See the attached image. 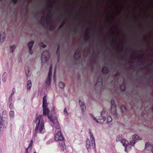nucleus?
Wrapping results in <instances>:
<instances>
[{"mask_svg": "<svg viewBox=\"0 0 153 153\" xmlns=\"http://www.w3.org/2000/svg\"><path fill=\"white\" fill-rule=\"evenodd\" d=\"M35 122L36 123V126L34 134V137L37 136L38 133H43L45 131L44 128V121L43 119L42 115H38V114H36Z\"/></svg>", "mask_w": 153, "mask_h": 153, "instance_id": "obj_1", "label": "nucleus"}, {"mask_svg": "<svg viewBox=\"0 0 153 153\" xmlns=\"http://www.w3.org/2000/svg\"><path fill=\"white\" fill-rule=\"evenodd\" d=\"M48 118L51 121L53 122L54 126L56 128V130H61L60 125L56 117L49 116Z\"/></svg>", "mask_w": 153, "mask_h": 153, "instance_id": "obj_2", "label": "nucleus"}, {"mask_svg": "<svg viewBox=\"0 0 153 153\" xmlns=\"http://www.w3.org/2000/svg\"><path fill=\"white\" fill-rule=\"evenodd\" d=\"M105 111L104 109H103L101 111V116L100 118L98 120L92 114H91V116L93 117V120L97 123H103L105 120V118L104 117V114L105 113Z\"/></svg>", "mask_w": 153, "mask_h": 153, "instance_id": "obj_3", "label": "nucleus"}, {"mask_svg": "<svg viewBox=\"0 0 153 153\" xmlns=\"http://www.w3.org/2000/svg\"><path fill=\"white\" fill-rule=\"evenodd\" d=\"M50 57V54L48 51H44L42 55L41 60L42 62H47Z\"/></svg>", "mask_w": 153, "mask_h": 153, "instance_id": "obj_4", "label": "nucleus"}, {"mask_svg": "<svg viewBox=\"0 0 153 153\" xmlns=\"http://www.w3.org/2000/svg\"><path fill=\"white\" fill-rule=\"evenodd\" d=\"M56 134L54 137L55 140L56 141H63L64 140L61 130H56Z\"/></svg>", "mask_w": 153, "mask_h": 153, "instance_id": "obj_5", "label": "nucleus"}, {"mask_svg": "<svg viewBox=\"0 0 153 153\" xmlns=\"http://www.w3.org/2000/svg\"><path fill=\"white\" fill-rule=\"evenodd\" d=\"M111 102V113L113 115H116L117 114V110L116 109V105L114 100L112 99Z\"/></svg>", "mask_w": 153, "mask_h": 153, "instance_id": "obj_6", "label": "nucleus"}, {"mask_svg": "<svg viewBox=\"0 0 153 153\" xmlns=\"http://www.w3.org/2000/svg\"><path fill=\"white\" fill-rule=\"evenodd\" d=\"M102 79L101 77H99L97 80L95 87L100 89L102 88Z\"/></svg>", "mask_w": 153, "mask_h": 153, "instance_id": "obj_7", "label": "nucleus"}, {"mask_svg": "<svg viewBox=\"0 0 153 153\" xmlns=\"http://www.w3.org/2000/svg\"><path fill=\"white\" fill-rule=\"evenodd\" d=\"M133 140L130 141V144L132 146H134L135 142L142 139L141 138H140L139 136L135 134L133 135L132 137Z\"/></svg>", "mask_w": 153, "mask_h": 153, "instance_id": "obj_8", "label": "nucleus"}, {"mask_svg": "<svg viewBox=\"0 0 153 153\" xmlns=\"http://www.w3.org/2000/svg\"><path fill=\"white\" fill-rule=\"evenodd\" d=\"M81 55V50L79 49H78L76 51L74 55V58L76 60H78L80 58Z\"/></svg>", "mask_w": 153, "mask_h": 153, "instance_id": "obj_9", "label": "nucleus"}, {"mask_svg": "<svg viewBox=\"0 0 153 153\" xmlns=\"http://www.w3.org/2000/svg\"><path fill=\"white\" fill-rule=\"evenodd\" d=\"M120 142L122 143L123 145L125 147V151L127 152V147L128 145V142L125 139H119Z\"/></svg>", "mask_w": 153, "mask_h": 153, "instance_id": "obj_10", "label": "nucleus"}, {"mask_svg": "<svg viewBox=\"0 0 153 153\" xmlns=\"http://www.w3.org/2000/svg\"><path fill=\"white\" fill-rule=\"evenodd\" d=\"M89 134L90 136V139L91 143V145L94 148H95L96 146L94 138L92 133L91 131H89Z\"/></svg>", "mask_w": 153, "mask_h": 153, "instance_id": "obj_11", "label": "nucleus"}, {"mask_svg": "<svg viewBox=\"0 0 153 153\" xmlns=\"http://www.w3.org/2000/svg\"><path fill=\"white\" fill-rule=\"evenodd\" d=\"M79 104L80 105L82 111V112H84V111L86 109V107L83 100H82L79 99Z\"/></svg>", "mask_w": 153, "mask_h": 153, "instance_id": "obj_12", "label": "nucleus"}, {"mask_svg": "<svg viewBox=\"0 0 153 153\" xmlns=\"http://www.w3.org/2000/svg\"><path fill=\"white\" fill-rule=\"evenodd\" d=\"M34 43V42L31 41L29 42L27 44V46L29 48V52L30 54H32L33 52L32 51V48L33 46Z\"/></svg>", "mask_w": 153, "mask_h": 153, "instance_id": "obj_13", "label": "nucleus"}, {"mask_svg": "<svg viewBox=\"0 0 153 153\" xmlns=\"http://www.w3.org/2000/svg\"><path fill=\"white\" fill-rule=\"evenodd\" d=\"M43 116H48L49 114L50 111L47 107H43Z\"/></svg>", "mask_w": 153, "mask_h": 153, "instance_id": "obj_14", "label": "nucleus"}, {"mask_svg": "<svg viewBox=\"0 0 153 153\" xmlns=\"http://www.w3.org/2000/svg\"><path fill=\"white\" fill-rule=\"evenodd\" d=\"M5 34V33H1L0 34V42H3L4 39Z\"/></svg>", "mask_w": 153, "mask_h": 153, "instance_id": "obj_15", "label": "nucleus"}, {"mask_svg": "<svg viewBox=\"0 0 153 153\" xmlns=\"http://www.w3.org/2000/svg\"><path fill=\"white\" fill-rule=\"evenodd\" d=\"M48 105L47 102L46 100V98L45 96L43 97V104L42 107H47Z\"/></svg>", "mask_w": 153, "mask_h": 153, "instance_id": "obj_16", "label": "nucleus"}, {"mask_svg": "<svg viewBox=\"0 0 153 153\" xmlns=\"http://www.w3.org/2000/svg\"><path fill=\"white\" fill-rule=\"evenodd\" d=\"M59 145L61 147V149L64 151L66 148V146L65 142H62L61 143H59Z\"/></svg>", "mask_w": 153, "mask_h": 153, "instance_id": "obj_17", "label": "nucleus"}, {"mask_svg": "<svg viewBox=\"0 0 153 153\" xmlns=\"http://www.w3.org/2000/svg\"><path fill=\"white\" fill-rule=\"evenodd\" d=\"M109 71L108 68L107 67H104L102 69V72L105 74H107L108 73Z\"/></svg>", "mask_w": 153, "mask_h": 153, "instance_id": "obj_18", "label": "nucleus"}, {"mask_svg": "<svg viewBox=\"0 0 153 153\" xmlns=\"http://www.w3.org/2000/svg\"><path fill=\"white\" fill-rule=\"evenodd\" d=\"M146 148H148L149 147L151 148V150L152 153H153V145H151L149 142H146L145 144Z\"/></svg>", "mask_w": 153, "mask_h": 153, "instance_id": "obj_19", "label": "nucleus"}, {"mask_svg": "<svg viewBox=\"0 0 153 153\" xmlns=\"http://www.w3.org/2000/svg\"><path fill=\"white\" fill-rule=\"evenodd\" d=\"M86 147L87 149L88 150L89 149H90L91 147V143L89 140L87 139L86 141Z\"/></svg>", "mask_w": 153, "mask_h": 153, "instance_id": "obj_20", "label": "nucleus"}, {"mask_svg": "<svg viewBox=\"0 0 153 153\" xmlns=\"http://www.w3.org/2000/svg\"><path fill=\"white\" fill-rule=\"evenodd\" d=\"M31 86L32 83L31 81L30 80L28 81L27 86V90H30Z\"/></svg>", "mask_w": 153, "mask_h": 153, "instance_id": "obj_21", "label": "nucleus"}, {"mask_svg": "<svg viewBox=\"0 0 153 153\" xmlns=\"http://www.w3.org/2000/svg\"><path fill=\"white\" fill-rule=\"evenodd\" d=\"M90 39V36H89V33L86 32L85 34V36L84 37V40L85 41H87L89 40Z\"/></svg>", "mask_w": 153, "mask_h": 153, "instance_id": "obj_22", "label": "nucleus"}, {"mask_svg": "<svg viewBox=\"0 0 153 153\" xmlns=\"http://www.w3.org/2000/svg\"><path fill=\"white\" fill-rule=\"evenodd\" d=\"M51 83V78H47L46 79L45 84L46 86H49Z\"/></svg>", "mask_w": 153, "mask_h": 153, "instance_id": "obj_23", "label": "nucleus"}, {"mask_svg": "<svg viewBox=\"0 0 153 153\" xmlns=\"http://www.w3.org/2000/svg\"><path fill=\"white\" fill-rule=\"evenodd\" d=\"M59 85L60 88L63 89L64 88L65 86V84L62 82H60L59 83Z\"/></svg>", "mask_w": 153, "mask_h": 153, "instance_id": "obj_24", "label": "nucleus"}, {"mask_svg": "<svg viewBox=\"0 0 153 153\" xmlns=\"http://www.w3.org/2000/svg\"><path fill=\"white\" fill-rule=\"evenodd\" d=\"M29 69L30 68H29L25 67V68L26 74L27 77H28L29 75V72H30Z\"/></svg>", "mask_w": 153, "mask_h": 153, "instance_id": "obj_25", "label": "nucleus"}, {"mask_svg": "<svg viewBox=\"0 0 153 153\" xmlns=\"http://www.w3.org/2000/svg\"><path fill=\"white\" fill-rule=\"evenodd\" d=\"M16 45H13L10 47V51L11 53H13L16 48Z\"/></svg>", "mask_w": 153, "mask_h": 153, "instance_id": "obj_26", "label": "nucleus"}, {"mask_svg": "<svg viewBox=\"0 0 153 153\" xmlns=\"http://www.w3.org/2000/svg\"><path fill=\"white\" fill-rule=\"evenodd\" d=\"M50 16L49 15H48L47 17L46 18V22L47 23H50Z\"/></svg>", "mask_w": 153, "mask_h": 153, "instance_id": "obj_27", "label": "nucleus"}, {"mask_svg": "<svg viewBox=\"0 0 153 153\" xmlns=\"http://www.w3.org/2000/svg\"><path fill=\"white\" fill-rule=\"evenodd\" d=\"M120 88L122 91H125L126 89V87L125 85L124 84H122L120 87Z\"/></svg>", "mask_w": 153, "mask_h": 153, "instance_id": "obj_28", "label": "nucleus"}, {"mask_svg": "<svg viewBox=\"0 0 153 153\" xmlns=\"http://www.w3.org/2000/svg\"><path fill=\"white\" fill-rule=\"evenodd\" d=\"M121 108L123 112H125L126 111V109L125 106L122 105L121 106Z\"/></svg>", "mask_w": 153, "mask_h": 153, "instance_id": "obj_29", "label": "nucleus"}, {"mask_svg": "<svg viewBox=\"0 0 153 153\" xmlns=\"http://www.w3.org/2000/svg\"><path fill=\"white\" fill-rule=\"evenodd\" d=\"M112 120V118L111 116H108L107 117L106 122L108 123L111 122Z\"/></svg>", "mask_w": 153, "mask_h": 153, "instance_id": "obj_30", "label": "nucleus"}, {"mask_svg": "<svg viewBox=\"0 0 153 153\" xmlns=\"http://www.w3.org/2000/svg\"><path fill=\"white\" fill-rule=\"evenodd\" d=\"M39 45L42 48H45L46 47V46L45 44H44L42 42H40L39 44Z\"/></svg>", "mask_w": 153, "mask_h": 153, "instance_id": "obj_31", "label": "nucleus"}, {"mask_svg": "<svg viewBox=\"0 0 153 153\" xmlns=\"http://www.w3.org/2000/svg\"><path fill=\"white\" fill-rule=\"evenodd\" d=\"M9 115L10 117H13L14 116V113L13 111H11L9 112Z\"/></svg>", "mask_w": 153, "mask_h": 153, "instance_id": "obj_32", "label": "nucleus"}, {"mask_svg": "<svg viewBox=\"0 0 153 153\" xmlns=\"http://www.w3.org/2000/svg\"><path fill=\"white\" fill-rule=\"evenodd\" d=\"M10 104L9 106V107L10 109H13L14 108L13 104L12 103V102H10Z\"/></svg>", "mask_w": 153, "mask_h": 153, "instance_id": "obj_33", "label": "nucleus"}, {"mask_svg": "<svg viewBox=\"0 0 153 153\" xmlns=\"http://www.w3.org/2000/svg\"><path fill=\"white\" fill-rule=\"evenodd\" d=\"M13 95V94H11L9 97V101L10 102H12Z\"/></svg>", "mask_w": 153, "mask_h": 153, "instance_id": "obj_34", "label": "nucleus"}, {"mask_svg": "<svg viewBox=\"0 0 153 153\" xmlns=\"http://www.w3.org/2000/svg\"><path fill=\"white\" fill-rule=\"evenodd\" d=\"M52 72V71H49L48 78H51V76Z\"/></svg>", "mask_w": 153, "mask_h": 153, "instance_id": "obj_35", "label": "nucleus"}, {"mask_svg": "<svg viewBox=\"0 0 153 153\" xmlns=\"http://www.w3.org/2000/svg\"><path fill=\"white\" fill-rule=\"evenodd\" d=\"M33 143V141L32 140H31L30 143H29L28 147L29 148L30 147H31L32 146Z\"/></svg>", "mask_w": 153, "mask_h": 153, "instance_id": "obj_36", "label": "nucleus"}, {"mask_svg": "<svg viewBox=\"0 0 153 153\" xmlns=\"http://www.w3.org/2000/svg\"><path fill=\"white\" fill-rule=\"evenodd\" d=\"M3 120L2 119L1 116V115H0V125H1L3 123Z\"/></svg>", "mask_w": 153, "mask_h": 153, "instance_id": "obj_37", "label": "nucleus"}, {"mask_svg": "<svg viewBox=\"0 0 153 153\" xmlns=\"http://www.w3.org/2000/svg\"><path fill=\"white\" fill-rule=\"evenodd\" d=\"M15 92H16V89H15V88H14L13 89L12 93L11 94L13 95L15 93Z\"/></svg>", "mask_w": 153, "mask_h": 153, "instance_id": "obj_38", "label": "nucleus"}, {"mask_svg": "<svg viewBox=\"0 0 153 153\" xmlns=\"http://www.w3.org/2000/svg\"><path fill=\"white\" fill-rule=\"evenodd\" d=\"M64 113L65 114H66L67 115L68 114V112L67 111L66 108H65L64 110Z\"/></svg>", "mask_w": 153, "mask_h": 153, "instance_id": "obj_39", "label": "nucleus"}, {"mask_svg": "<svg viewBox=\"0 0 153 153\" xmlns=\"http://www.w3.org/2000/svg\"><path fill=\"white\" fill-rule=\"evenodd\" d=\"M95 59L94 58V59H92L91 60V63H95Z\"/></svg>", "mask_w": 153, "mask_h": 153, "instance_id": "obj_40", "label": "nucleus"}, {"mask_svg": "<svg viewBox=\"0 0 153 153\" xmlns=\"http://www.w3.org/2000/svg\"><path fill=\"white\" fill-rule=\"evenodd\" d=\"M143 56H144V55H142V56H141V57H140V56H136V58H137V59H140H140H142V58H143Z\"/></svg>", "mask_w": 153, "mask_h": 153, "instance_id": "obj_41", "label": "nucleus"}, {"mask_svg": "<svg viewBox=\"0 0 153 153\" xmlns=\"http://www.w3.org/2000/svg\"><path fill=\"white\" fill-rule=\"evenodd\" d=\"M29 148H27L25 149V153H28V150Z\"/></svg>", "mask_w": 153, "mask_h": 153, "instance_id": "obj_42", "label": "nucleus"}, {"mask_svg": "<svg viewBox=\"0 0 153 153\" xmlns=\"http://www.w3.org/2000/svg\"><path fill=\"white\" fill-rule=\"evenodd\" d=\"M52 64H51V65H50V67L49 71H52Z\"/></svg>", "mask_w": 153, "mask_h": 153, "instance_id": "obj_43", "label": "nucleus"}, {"mask_svg": "<svg viewBox=\"0 0 153 153\" xmlns=\"http://www.w3.org/2000/svg\"><path fill=\"white\" fill-rule=\"evenodd\" d=\"M18 0H12V1L15 3H16L17 2Z\"/></svg>", "mask_w": 153, "mask_h": 153, "instance_id": "obj_44", "label": "nucleus"}, {"mask_svg": "<svg viewBox=\"0 0 153 153\" xmlns=\"http://www.w3.org/2000/svg\"><path fill=\"white\" fill-rule=\"evenodd\" d=\"M64 23H62L59 27V28H62L64 25Z\"/></svg>", "mask_w": 153, "mask_h": 153, "instance_id": "obj_45", "label": "nucleus"}, {"mask_svg": "<svg viewBox=\"0 0 153 153\" xmlns=\"http://www.w3.org/2000/svg\"><path fill=\"white\" fill-rule=\"evenodd\" d=\"M49 9H52V8H53V7L52 6H50L49 7Z\"/></svg>", "mask_w": 153, "mask_h": 153, "instance_id": "obj_46", "label": "nucleus"}, {"mask_svg": "<svg viewBox=\"0 0 153 153\" xmlns=\"http://www.w3.org/2000/svg\"><path fill=\"white\" fill-rule=\"evenodd\" d=\"M152 64L151 63L150 64H149L147 66L149 67H152Z\"/></svg>", "mask_w": 153, "mask_h": 153, "instance_id": "obj_47", "label": "nucleus"}, {"mask_svg": "<svg viewBox=\"0 0 153 153\" xmlns=\"http://www.w3.org/2000/svg\"><path fill=\"white\" fill-rule=\"evenodd\" d=\"M53 26H51L50 27V30H53Z\"/></svg>", "mask_w": 153, "mask_h": 153, "instance_id": "obj_48", "label": "nucleus"}, {"mask_svg": "<svg viewBox=\"0 0 153 153\" xmlns=\"http://www.w3.org/2000/svg\"><path fill=\"white\" fill-rule=\"evenodd\" d=\"M59 46H58L57 52H58V51L59 50Z\"/></svg>", "mask_w": 153, "mask_h": 153, "instance_id": "obj_49", "label": "nucleus"}, {"mask_svg": "<svg viewBox=\"0 0 153 153\" xmlns=\"http://www.w3.org/2000/svg\"><path fill=\"white\" fill-rule=\"evenodd\" d=\"M129 62L130 63H133V61H129Z\"/></svg>", "mask_w": 153, "mask_h": 153, "instance_id": "obj_50", "label": "nucleus"}, {"mask_svg": "<svg viewBox=\"0 0 153 153\" xmlns=\"http://www.w3.org/2000/svg\"><path fill=\"white\" fill-rule=\"evenodd\" d=\"M56 73V69H55V70H54V76H55V74Z\"/></svg>", "mask_w": 153, "mask_h": 153, "instance_id": "obj_51", "label": "nucleus"}, {"mask_svg": "<svg viewBox=\"0 0 153 153\" xmlns=\"http://www.w3.org/2000/svg\"><path fill=\"white\" fill-rule=\"evenodd\" d=\"M64 20L65 21V22H64V23H65L66 22V19H64Z\"/></svg>", "mask_w": 153, "mask_h": 153, "instance_id": "obj_52", "label": "nucleus"}, {"mask_svg": "<svg viewBox=\"0 0 153 153\" xmlns=\"http://www.w3.org/2000/svg\"><path fill=\"white\" fill-rule=\"evenodd\" d=\"M152 110L153 111V106L152 107Z\"/></svg>", "mask_w": 153, "mask_h": 153, "instance_id": "obj_53", "label": "nucleus"}, {"mask_svg": "<svg viewBox=\"0 0 153 153\" xmlns=\"http://www.w3.org/2000/svg\"><path fill=\"white\" fill-rule=\"evenodd\" d=\"M133 24H136V23L135 22H134Z\"/></svg>", "mask_w": 153, "mask_h": 153, "instance_id": "obj_54", "label": "nucleus"}, {"mask_svg": "<svg viewBox=\"0 0 153 153\" xmlns=\"http://www.w3.org/2000/svg\"><path fill=\"white\" fill-rule=\"evenodd\" d=\"M101 42H100V44H101Z\"/></svg>", "mask_w": 153, "mask_h": 153, "instance_id": "obj_55", "label": "nucleus"}, {"mask_svg": "<svg viewBox=\"0 0 153 153\" xmlns=\"http://www.w3.org/2000/svg\"><path fill=\"white\" fill-rule=\"evenodd\" d=\"M34 153H36V152H34Z\"/></svg>", "mask_w": 153, "mask_h": 153, "instance_id": "obj_56", "label": "nucleus"}]
</instances>
